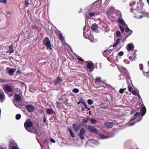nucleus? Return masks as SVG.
Masks as SVG:
<instances>
[{"label":"nucleus","instance_id":"obj_1","mask_svg":"<svg viewBox=\"0 0 149 149\" xmlns=\"http://www.w3.org/2000/svg\"><path fill=\"white\" fill-rule=\"evenodd\" d=\"M130 5L132 7V9H130L131 12H133V13L135 15L134 16V17L138 19L142 18V16L140 14V13H141V11L143 10L142 8H140L137 5V4H135V2L134 1H131L130 3Z\"/></svg>","mask_w":149,"mask_h":149},{"label":"nucleus","instance_id":"obj_2","mask_svg":"<svg viewBox=\"0 0 149 149\" xmlns=\"http://www.w3.org/2000/svg\"><path fill=\"white\" fill-rule=\"evenodd\" d=\"M146 113V109L145 107H141V108L139 112H136L134 114V116L136 118H139L136 120L138 121H141L142 118V117Z\"/></svg>","mask_w":149,"mask_h":149},{"label":"nucleus","instance_id":"obj_3","mask_svg":"<svg viewBox=\"0 0 149 149\" xmlns=\"http://www.w3.org/2000/svg\"><path fill=\"white\" fill-rule=\"evenodd\" d=\"M83 35L85 38L89 39L91 42H95L93 37L92 36L91 34L90 31L89 30L86 32H83Z\"/></svg>","mask_w":149,"mask_h":149},{"label":"nucleus","instance_id":"obj_4","mask_svg":"<svg viewBox=\"0 0 149 149\" xmlns=\"http://www.w3.org/2000/svg\"><path fill=\"white\" fill-rule=\"evenodd\" d=\"M101 1L100 0L97 1L91 5V8L93 10H97L101 6Z\"/></svg>","mask_w":149,"mask_h":149},{"label":"nucleus","instance_id":"obj_5","mask_svg":"<svg viewBox=\"0 0 149 149\" xmlns=\"http://www.w3.org/2000/svg\"><path fill=\"white\" fill-rule=\"evenodd\" d=\"M43 44L46 47L47 49H52L51 48V45L49 40L48 37H47L45 38L43 41Z\"/></svg>","mask_w":149,"mask_h":149},{"label":"nucleus","instance_id":"obj_6","mask_svg":"<svg viewBox=\"0 0 149 149\" xmlns=\"http://www.w3.org/2000/svg\"><path fill=\"white\" fill-rule=\"evenodd\" d=\"M9 146L11 149H19L17 143L13 140H10Z\"/></svg>","mask_w":149,"mask_h":149},{"label":"nucleus","instance_id":"obj_7","mask_svg":"<svg viewBox=\"0 0 149 149\" xmlns=\"http://www.w3.org/2000/svg\"><path fill=\"white\" fill-rule=\"evenodd\" d=\"M87 67L91 71H92L95 68V66L94 63L91 61H87Z\"/></svg>","mask_w":149,"mask_h":149},{"label":"nucleus","instance_id":"obj_8","mask_svg":"<svg viewBox=\"0 0 149 149\" xmlns=\"http://www.w3.org/2000/svg\"><path fill=\"white\" fill-rule=\"evenodd\" d=\"M16 70V69L14 68H6V72L10 76H12L13 75Z\"/></svg>","mask_w":149,"mask_h":149},{"label":"nucleus","instance_id":"obj_9","mask_svg":"<svg viewBox=\"0 0 149 149\" xmlns=\"http://www.w3.org/2000/svg\"><path fill=\"white\" fill-rule=\"evenodd\" d=\"M86 131L84 129L82 128L80 130V133L78 134L80 138L81 139H84V136L85 134Z\"/></svg>","mask_w":149,"mask_h":149},{"label":"nucleus","instance_id":"obj_10","mask_svg":"<svg viewBox=\"0 0 149 149\" xmlns=\"http://www.w3.org/2000/svg\"><path fill=\"white\" fill-rule=\"evenodd\" d=\"M72 127L74 130L75 132L77 131L81 127V125L79 124H73L72 125Z\"/></svg>","mask_w":149,"mask_h":149},{"label":"nucleus","instance_id":"obj_11","mask_svg":"<svg viewBox=\"0 0 149 149\" xmlns=\"http://www.w3.org/2000/svg\"><path fill=\"white\" fill-rule=\"evenodd\" d=\"M88 128L91 132H93L96 134H98V133L97 130L95 128L91 125L88 126Z\"/></svg>","mask_w":149,"mask_h":149},{"label":"nucleus","instance_id":"obj_12","mask_svg":"<svg viewBox=\"0 0 149 149\" xmlns=\"http://www.w3.org/2000/svg\"><path fill=\"white\" fill-rule=\"evenodd\" d=\"M88 143L92 146H94V145H97L99 144L97 141L94 140H89L88 141Z\"/></svg>","mask_w":149,"mask_h":149},{"label":"nucleus","instance_id":"obj_13","mask_svg":"<svg viewBox=\"0 0 149 149\" xmlns=\"http://www.w3.org/2000/svg\"><path fill=\"white\" fill-rule=\"evenodd\" d=\"M3 89L6 92H10L12 90L11 87L7 85H6Z\"/></svg>","mask_w":149,"mask_h":149},{"label":"nucleus","instance_id":"obj_14","mask_svg":"<svg viewBox=\"0 0 149 149\" xmlns=\"http://www.w3.org/2000/svg\"><path fill=\"white\" fill-rule=\"evenodd\" d=\"M5 95L3 91H0V102H2L5 100Z\"/></svg>","mask_w":149,"mask_h":149},{"label":"nucleus","instance_id":"obj_15","mask_svg":"<svg viewBox=\"0 0 149 149\" xmlns=\"http://www.w3.org/2000/svg\"><path fill=\"white\" fill-rule=\"evenodd\" d=\"M134 48V46L132 43H130L127 45V49L128 51H132Z\"/></svg>","mask_w":149,"mask_h":149},{"label":"nucleus","instance_id":"obj_16","mask_svg":"<svg viewBox=\"0 0 149 149\" xmlns=\"http://www.w3.org/2000/svg\"><path fill=\"white\" fill-rule=\"evenodd\" d=\"M118 21L123 26H126L127 25L125 23L124 21L122 19V15L120 14V17H118Z\"/></svg>","mask_w":149,"mask_h":149},{"label":"nucleus","instance_id":"obj_17","mask_svg":"<svg viewBox=\"0 0 149 149\" xmlns=\"http://www.w3.org/2000/svg\"><path fill=\"white\" fill-rule=\"evenodd\" d=\"M113 124L112 122H107L105 123L104 125L108 128H110L113 126Z\"/></svg>","mask_w":149,"mask_h":149},{"label":"nucleus","instance_id":"obj_18","mask_svg":"<svg viewBox=\"0 0 149 149\" xmlns=\"http://www.w3.org/2000/svg\"><path fill=\"white\" fill-rule=\"evenodd\" d=\"M37 129L35 127H32L31 129L29 128V132L34 134L37 133Z\"/></svg>","mask_w":149,"mask_h":149},{"label":"nucleus","instance_id":"obj_19","mask_svg":"<svg viewBox=\"0 0 149 149\" xmlns=\"http://www.w3.org/2000/svg\"><path fill=\"white\" fill-rule=\"evenodd\" d=\"M14 98L15 100V101H19L21 100V96L20 95L15 94L14 96Z\"/></svg>","mask_w":149,"mask_h":149},{"label":"nucleus","instance_id":"obj_20","mask_svg":"<svg viewBox=\"0 0 149 149\" xmlns=\"http://www.w3.org/2000/svg\"><path fill=\"white\" fill-rule=\"evenodd\" d=\"M98 26L96 24H94L92 25L91 27L92 30L96 32Z\"/></svg>","mask_w":149,"mask_h":149},{"label":"nucleus","instance_id":"obj_21","mask_svg":"<svg viewBox=\"0 0 149 149\" xmlns=\"http://www.w3.org/2000/svg\"><path fill=\"white\" fill-rule=\"evenodd\" d=\"M101 83H103L101 81V78L100 77H97L96 78L95 80V83L96 85H99Z\"/></svg>","mask_w":149,"mask_h":149},{"label":"nucleus","instance_id":"obj_22","mask_svg":"<svg viewBox=\"0 0 149 149\" xmlns=\"http://www.w3.org/2000/svg\"><path fill=\"white\" fill-rule=\"evenodd\" d=\"M22 109L23 111H28V105L24 104L22 106Z\"/></svg>","mask_w":149,"mask_h":149},{"label":"nucleus","instance_id":"obj_23","mask_svg":"<svg viewBox=\"0 0 149 149\" xmlns=\"http://www.w3.org/2000/svg\"><path fill=\"white\" fill-rule=\"evenodd\" d=\"M35 107L30 105H29V112H32L35 109Z\"/></svg>","mask_w":149,"mask_h":149},{"label":"nucleus","instance_id":"obj_24","mask_svg":"<svg viewBox=\"0 0 149 149\" xmlns=\"http://www.w3.org/2000/svg\"><path fill=\"white\" fill-rule=\"evenodd\" d=\"M120 38H118L116 40V42L113 45V47H116L120 43Z\"/></svg>","mask_w":149,"mask_h":149},{"label":"nucleus","instance_id":"obj_25","mask_svg":"<svg viewBox=\"0 0 149 149\" xmlns=\"http://www.w3.org/2000/svg\"><path fill=\"white\" fill-rule=\"evenodd\" d=\"M61 79L58 77L56 80L54 81V83L55 84V85H56L57 84L60 83L61 82Z\"/></svg>","mask_w":149,"mask_h":149},{"label":"nucleus","instance_id":"obj_26","mask_svg":"<svg viewBox=\"0 0 149 149\" xmlns=\"http://www.w3.org/2000/svg\"><path fill=\"white\" fill-rule=\"evenodd\" d=\"M99 137L101 139H105L108 138H110L112 136H104V135L102 134H100L99 135Z\"/></svg>","mask_w":149,"mask_h":149},{"label":"nucleus","instance_id":"obj_27","mask_svg":"<svg viewBox=\"0 0 149 149\" xmlns=\"http://www.w3.org/2000/svg\"><path fill=\"white\" fill-rule=\"evenodd\" d=\"M131 92L133 95L137 96L138 97H140V95L138 94L139 92L138 91H135L132 90L131 91Z\"/></svg>","mask_w":149,"mask_h":149},{"label":"nucleus","instance_id":"obj_28","mask_svg":"<svg viewBox=\"0 0 149 149\" xmlns=\"http://www.w3.org/2000/svg\"><path fill=\"white\" fill-rule=\"evenodd\" d=\"M8 52L10 53H12L13 52V47L12 46H9V50Z\"/></svg>","mask_w":149,"mask_h":149},{"label":"nucleus","instance_id":"obj_29","mask_svg":"<svg viewBox=\"0 0 149 149\" xmlns=\"http://www.w3.org/2000/svg\"><path fill=\"white\" fill-rule=\"evenodd\" d=\"M142 15H144L146 17H148L149 18V14L148 13L146 12H145V11L143 10L142 11H141V13Z\"/></svg>","mask_w":149,"mask_h":149},{"label":"nucleus","instance_id":"obj_30","mask_svg":"<svg viewBox=\"0 0 149 149\" xmlns=\"http://www.w3.org/2000/svg\"><path fill=\"white\" fill-rule=\"evenodd\" d=\"M142 1V0H139V3H138L137 4V5L139 6L140 8H142L144 6V4L143 3H141Z\"/></svg>","mask_w":149,"mask_h":149},{"label":"nucleus","instance_id":"obj_31","mask_svg":"<svg viewBox=\"0 0 149 149\" xmlns=\"http://www.w3.org/2000/svg\"><path fill=\"white\" fill-rule=\"evenodd\" d=\"M125 31L126 33H130V35H131L132 33V30H130L128 27H127L125 29Z\"/></svg>","mask_w":149,"mask_h":149},{"label":"nucleus","instance_id":"obj_32","mask_svg":"<svg viewBox=\"0 0 149 149\" xmlns=\"http://www.w3.org/2000/svg\"><path fill=\"white\" fill-rule=\"evenodd\" d=\"M46 112L47 113L50 114L54 113V111L52 109H49L47 110Z\"/></svg>","mask_w":149,"mask_h":149},{"label":"nucleus","instance_id":"obj_33","mask_svg":"<svg viewBox=\"0 0 149 149\" xmlns=\"http://www.w3.org/2000/svg\"><path fill=\"white\" fill-rule=\"evenodd\" d=\"M15 105L17 107H19L20 105L21 104V102L20 103V102L19 101H14V102Z\"/></svg>","mask_w":149,"mask_h":149},{"label":"nucleus","instance_id":"obj_34","mask_svg":"<svg viewBox=\"0 0 149 149\" xmlns=\"http://www.w3.org/2000/svg\"><path fill=\"white\" fill-rule=\"evenodd\" d=\"M68 130L70 133L71 136L72 138L74 137V135L72 132V130H71L70 128H69Z\"/></svg>","mask_w":149,"mask_h":149},{"label":"nucleus","instance_id":"obj_35","mask_svg":"<svg viewBox=\"0 0 149 149\" xmlns=\"http://www.w3.org/2000/svg\"><path fill=\"white\" fill-rule=\"evenodd\" d=\"M58 38L62 42H63L64 41L63 37L62 36V34L60 33H59V36L58 37Z\"/></svg>","mask_w":149,"mask_h":149},{"label":"nucleus","instance_id":"obj_36","mask_svg":"<svg viewBox=\"0 0 149 149\" xmlns=\"http://www.w3.org/2000/svg\"><path fill=\"white\" fill-rule=\"evenodd\" d=\"M24 126L26 130L28 131V121L26 120L24 124Z\"/></svg>","mask_w":149,"mask_h":149},{"label":"nucleus","instance_id":"obj_37","mask_svg":"<svg viewBox=\"0 0 149 149\" xmlns=\"http://www.w3.org/2000/svg\"><path fill=\"white\" fill-rule=\"evenodd\" d=\"M29 91L30 92L33 93L36 91V89L33 87H31L29 89Z\"/></svg>","mask_w":149,"mask_h":149},{"label":"nucleus","instance_id":"obj_38","mask_svg":"<svg viewBox=\"0 0 149 149\" xmlns=\"http://www.w3.org/2000/svg\"><path fill=\"white\" fill-rule=\"evenodd\" d=\"M89 28L87 26H84L83 28L84 32H86V31L89 30Z\"/></svg>","mask_w":149,"mask_h":149},{"label":"nucleus","instance_id":"obj_39","mask_svg":"<svg viewBox=\"0 0 149 149\" xmlns=\"http://www.w3.org/2000/svg\"><path fill=\"white\" fill-rule=\"evenodd\" d=\"M21 117V115L19 114H17L15 116V118L17 120H19Z\"/></svg>","mask_w":149,"mask_h":149},{"label":"nucleus","instance_id":"obj_40","mask_svg":"<svg viewBox=\"0 0 149 149\" xmlns=\"http://www.w3.org/2000/svg\"><path fill=\"white\" fill-rule=\"evenodd\" d=\"M90 121L93 124H96V120L93 119H91L90 120Z\"/></svg>","mask_w":149,"mask_h":149},{"label":"nucleus","instance_id":"obj_41","mask_svg":"<svg viewBox=\"0 0 149 149\" xmlns=\"http://www.w3.org/2000/svg\"><path fill=\"white\" fill-rule=\"evenodd\" d=\"M89 15L90 17H91L95 16V15L94 13L92 12H90L89 13Z\"/></svg>","mask_w":149,"mask_h":149},{"label":"nucleus","instance_id":"obj_42","mask_svg":"<svg viewBox=\"0 0 149 149\" xmlns=\"http://www.w3.org/2000/svg\"><path fill=\"white\" fill-rule=\"evenodd\" d=\"M72 92L75 93H77L79 92V90L77 88H75L73 89Z\"/></svg>","mask_w":149,"mask_h":149},{"label":"nucleus","instance_id":"obj_43","mask_svg":"<svg viewBox=\"0 0 149 149\" xmlns=\"http://www.w3.org/2000/svg\"><path fill=\"white\" fill-rule=\"evenodd\" d=\"M111 53V51L109 50H108L107 51H105L104 52V53H103V54H106L107 55H108L109 54Z\"/></svg>","mask_w":149,"mask_h":149},{"label":"nucleus","instance_id":"obj_44","mask_svg":"<svg viewBox=\"0 0 149 149\" xmlns=\"http://www.w3.org/2000/svg\"><path fill=\"white\" fill-rule=\"evenodd\" d=\"M88 103L90 105H92L93 103V101L91 99H89L88 100Z\"/></svg>","mask_w":149,"mask_h":149},{"label":"nucleus","instance_id":"obj_45","mask_svg":"<svg viewBox=\"0 0 149 149\" xmlns=\"http://www.w3.org/2000/svg\"><path fill=\"white\" fill-rule=\"evenodd\" d=\"M126 88L120 89L119 91V92L121 94H123Z\"/></svg>","mask_w":149,"mask_h":149},{"label":"nucleus","instance_id":"obj_46","mask_svg":"<svg viewBox=\"0 0 149 149\" xmlns=\"http://www.w3.org/2000/svg\"><path fill=\"white\" fill-rule=\"evenodd\" d=\"M89 121V120L88 118H84L82 120V122L83 123H87Z\"/></svg>","mask_w":149,"mask_h":149},{"label":"nucleus","instance_id":"obj_47","mask_svg":"<svg viewBox=\"0 0 149 149\" xmlns=\"http://www.w3.org/2000/svg\"><path fill=\"white\" fill-rule=\"evenodd\" d=\"M138 121L137 120H136L134 122H132V123L129 124L128 125V126H131L134 125L135 123L138 122Z\"/></svg>","mask_w":149,"mask_h":149},{"label":"nucleus","instance_id":"obj_48","mask_svg":"<svg viewBox=\"0 0 149 149\" xmlns=\"http://www.w3.org/2000/svg\"><path fill=\"white\" fill-rule=\"evenodd\" d=\"M77 59L79 61H82V62L84 61V60H83V59L81 57H80L79 56H77Z\"/></svg>","mask_w":149,"mask_h":149},{"label":"nucleus","instance_id":"obj_49","mask_svg":"<svg viewBox=\"0 0 149 149\" xmlns=\"http://www.w3.org/2000/svg\"><path fill=\"white\" fill-rule=\"evenodd\" d=\"M144 75L146 76V77H148L149 75V71L146 72H144V71H143Z\"/></svg>","mask_w":149,"mask_h":149},{"label":"nucleus","instance_id":"obj_50","mask_svg":"<svg viewBox=\"0 0 149 149\" xmlns=\"http://www.w3.org/2000/svg\"><path fill=\"white\" fill-rule=\"evenodd\" d=\"M6 80L5 79L0 78V83L6 82Z\"/></svg>","mask_w":149,"mask_h":149},{"label":"nucleus","instance_id":"obj_51","mask_svg":"<svg viewBox=\"0 0 149 149\" xmlns=\"http://www.w3.org/2000/svg\"><path fill=\"white\" fill-rule=\"evenodd\" d=\"M121 33L119 31H117L116 32V36L118 37H119L120 36Z\"/></svg>","mask_w":149,"mask_h":149},{"label":"nucleus","instance_id":"obj_52","mask_svg":"<svg viewBox=\"0 0 149 149\" xmlns=\"http://www.w3.org/2000/svg\"><path fill=\"white\" fill-rule=\"evenodd\" d=\"M120 30L122 33H123L124 31V29L121 26H119Z\"/></svg>","mask_w":149,"mask_h":149},{"label":"nucleus","instance_id":"obj_53","mask_svg":"<svg viewBox=\"0 0 149 149\" xmlns=\"http://www.w3.org/2000/svg\"><path fill=\"white\" fill-rule=\"evenodd\" d=\"M7 0H0V2L3 3H7Z\"/></svg>","mask_w":149,"mask_h":149},{"label":"nucleus","instance_id":"obj_54","mask_svg":"<svg viewBox=\"0 0 149 149\" xmlns=\"http://www.w3.org/2000/svg\"><path fill=\"white\" fill-rule=\"evenodd\" d=\"M32 125V122L30 121H29V127H30Z\"/></svg>","mask_w":149,"mask_h":149},{"label":"nucleus","instance_id":"obj_55","mask_svg":"<svg viewBox=\"0 0 149 149\" xmlns=\"http://www.w3.org/2000/svg\"><path fill=\"white\" fill-rule=\"evenodd\" d=\"M124 62L126 64H129L130 63L129 61L125 59L124 60Z\"/></svg>","mask_w":149,"mask_h":149},{"label":"nucleus","instance_id":"obj_56","mask_svg":"<svg viewBox=\"0 0 149 149\" xmlns=\"http://www.w3.org/2000/svg\"><path fill=\"white\" fill-rule=\"evenodd\" d=\"M123 52L122 51H120L118 53V55L120 56H122L123 55Z\"/></svg>","mask_w":149,"mask_h":149},{"label":"nucleus","instance_id":"obj_57","mask_svg":"<svg viewBox=\"0 0 149 149\" xmlns=\"http://www.w3.org/2000/svg\"><path fill=\"white\" fill-rule=\"evenodd\" d=\"M143 65L142 64H140L139 65V67L140 68V69L141 70H143Z\"/></svg>","mask_w":149,"mask_h":149},{"label":"nucleus","instance_id":"obj_58","mask_svg":"<svg viewBox=\"0 0 149 149\" xmlns=\"http://www.w3.org/2000/svg\"><path fill=\"white\" fill-rule=\"evenodd\" d=\"M136 119V118L135 117L132 118L130 119V121L131 122V121H134V120H135Z\"/></svg>","mask_w":149,"mask_h":149},{"label":"nucleus","instance_id":"obj_59","mask_svg":"<svg viewBox=\"0 0 149 149\" xmlns=\"http://www.w3.org/2000/svg\"><path fill=\"white\" fill-rule=\"evenodd\" d=\"M47 119L45 117V116H43V122L45 123L46 122Z\"/></svg>","mask_w":149,"mask_h":149},{"label":"nucleus","instance_id":"obj_60","mask_svg":"<svg viewBox=\"0 0 149 149\" xmlns=\"http://www.w3.org/2000/svg\"><path fill=\"white\" fill-rule=\"evenodd\" d=\"M50 141L52 143L55 142V141L53 139L51 138L50 139Z\"/></svg>","mask_w":149,"mask_h":149},{"label":"nucleus","instance_id":"obj_61","mask_svg":"<svg viewBox=\"0 0 149 149\" xmlns=\"http://www.w3.org/2000/svg\"><path fill=\"white\" fill-rule=\"evenodd\" d=\"M128 91L129 92H131L132 88L131 87H130L129 86H128Z\"/></svg>","mask_w":149,"mask_h":149},{"label":"nucleus","instance_id":"obj_62","mask_svg":"<svg viewBox=\"0 0 149 149\" xmlns=\"http://www.w3.org/2000/svg\"><path fill=\"white\" fill-rule=\"evenodd\" d=\"M81 103L84 106L85 105H86V104L85 102L84 101H83L82 102H81Z\"/></svg>","mask_w":149,"mask_h":149},{"label":"nucleus","instance_id":"obj_63","mask_svg":"<svg viewBox=\"0 0 149 149\" xmlns=\"http://www.w3.org/2000/svg\"><path fill=\"white\" fill-rule=\"evenodd\" d=\"M25 3L26 5H28V1H27V0H26L25 1Z\"/></svg>","mask_w":149,"mask_h":149},{"label":"nucleus","instance_id":"obj_64","mask_svg":"<svg viewBox=\"0 0 149 149\" xmlns=\"http://www.w3.org/2000/svg\"><path fill=\"white\" fill-rule=\"evenodd\" d=\"M84 106L86 109H87L88 108L86 104V105H85Z\"/></svg>","mask_w":149,"mask_h":149}]
</instances>
